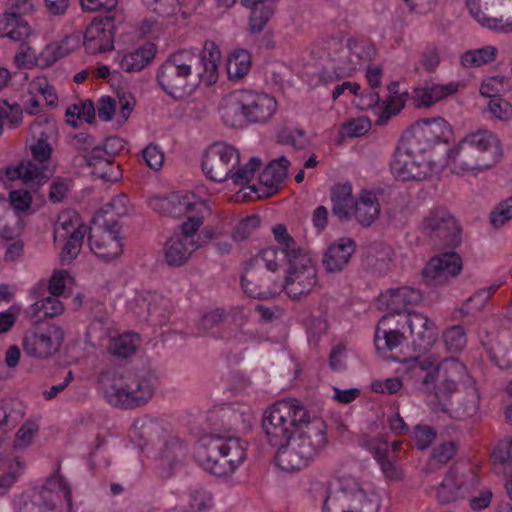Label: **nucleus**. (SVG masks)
<instances>
[{
  "mask_svg": "<svg viewBox=\"0 0 512 512\" xmlns=\"http://www.w3.org/2000/svg\"><path fill=\"white\" fill-rule=\"evenodd\" d=\"M328 443L327 425L320 417H304L295 430L289 445L277 451L275 460L284 471L301 470L314 460Z\"/></svg>",
  "mask_w": 512,
  "mask_h": 512,
  "instance_id": "f257e3e1",
  "label": "nucleus"
},
{
  "mask_svg": "<svg viewBox=\"0 0 512 512\" xmlns=\"http://www.w3.org/2000/svg\"><path fill=\"white\" fill-rule=\"evenodd\" d=\"M455 169L479 172L494 166L502 157L497 136L489 130H478L466 135L448 154Z\"/></svg>",
  "mask_w": 512,
  "mask_h": 512,
  "instance_id": "f03ea898",
  "label": "nucleus"
},
{
  "mask_svg": "<svg viewBox=\"0 0 512 512\" xmlns=\"http://www.w3.org/2000/svg\"><path fill=\"white\" fill-rule=\"evenodd\" d=\"M246 448V442L240 438L209 435L201 438L195 457L209 473L228 476L245 460Z\"/></svg>",
  "mask_w": 512,
  "mask_h": 512,
  "instance_id": "7ed1b4c3",
  "label": "nucleus"
},
{
  "mask_svg": "<svg viewBox=\"0 0 512 512\" xmlns=\"http://www.w3.org/2000/svg\"><path fill=\"white\" fill-rule=\"evenodd\" d=\"M156 80L170 97L180 99L188 96L203 81L199 58L193 50H178L158 68Z\"/></svg>",
  "mask_w": 512,
  "mask_h": 512,
  "instance_id": "20e7f679",
  "label": "nucleus"
},
{
  "mask_svg": "<svg viewBox=\"0 0 512 512\" xmlns=\"http://www.w3.org/2000/svg\"><path fill=\"white\" fill-rule=\"evenodd\" d=\"M444 377L448 386H440L436 400H430V407L436 413L447 414L452 418L463 419L476 414L479 405V394L475 386L466 390L465 397L453 401V395L458 391L457 384L466 373L463 364L446 363L443 367Z\"/></svg>",
  "mask_w": 512,
  "mask_h": 512,
  "instance_id": "39448f33",
  "label": "nucleus"
},
{
  "mask_svg": "<svg viewBox=\"0 0 512 512\" xmlns=\"http://www.w3.org/2000/svg\"><path fill=\"white\" fill-rule=\"evenodd\" d=\"M307 416V409L296 399L279 400L264 410L262 428L270 445L277 451L289 445L299 421Z\"/></svg>",
  "mask_w": 512,
  "mask_h": 512,
  "instance_id": "423d86ee",
  "label": "nucleus"
},
{
  "mask_svg": "<svg viewBox=\"0 0 512 512\" xmlns=\"http://www.w3.org/2000/svg\"><path fill=\"white\" fill-rule=\"evenodd\" d=\"M276 110L274 97L246 89L233 92L220 108L221 117L229 126H234L241 115L250 123H265Z\"/></svg>",
  "mask_w": 512,
  "mask_h": 512,
  "instance_id": "0eeeda50",
  "label": "nucleus"
},
{
  "mask_svg": "<svg viewBox=\"0 0 512 512\" xmlns=\"http://www.w3.org/2000/svg\"><path fill=\"white\" fill-rule=\"evenodd\" d=\"M279 265L277 250L266 248L251 257L245 266L241 277V286L244 293L255 299H270L281 289V281L273 278Z\"/></svg>",
  "mask_w": 512,
  "mask_h": 512,
  "instance_id": "6e6552de",
  "label": "nucleus"
},
{
  "mask_svg": "<svg viewBox=\"0 0 512 512\" xmlns=\"http://www.w3.org/2000/svg\"><path fill=\"white\" fill-rule=\"evenodd\" d=\"M154 391L153 376L142 372L126 375L123 384L106 388L104 396L115 407L134 409L146 405L153 397Z\"/></svg>",
  "mask_w": 512,
  "mask_h": 512,
  "instance_id": "1a4fd4ad",
  "label": "nucleus"
},
{
  "mask_svg": "<svg viewBox=\"0 0 512 512\" xmlns=\"http://www.w3.org/2000/svg\"><path fill=\"white\" fill-rule=\"evenodd\" d=\"M426 143H418L409 134L398 145L391 162V170L402 181H421L430 176V163L425 161Z\"/></svg>",
  "mask_w": 512,
  "mask_h": 512,
  "instance_id": "9d476101",
  "label": "nucleus"
},
{
  "mask_svg": "<svg viewBox=\"0 0 512 512\" xmlns=\"http://www.w3.org/2000/svg\"><path fill=\"white\" fill-rule=\"evenodd\" d=\"M423 233L436 245L454 249L461 243V226L443 207L428 211L422 221Z\"/></svg>",
  "mask_w": 512,
  "mask_h": 512,
  "instance_id": "9b49d317",
  "label": "nucleus"
},
{
  "mask_svg": "<svg viewBox=\"0 0 512 512\" xmlns=\"http://www.w3.org/2000/svg\"><path fill=\"white\" fill-rule=\"evenodd\" d=\"M63 342L64 331L60 326L40 323L24 333L23 350L30 357L48 359L59 352Z\"/></svg>",
  "mask_w": 512,
  "mask_h": 512,
  "instance_id": "f8f14e48",
  "label": "nucleus"
},
{
  "mask_svg": "<svg viewBox=\"0 0 512 512\" xmlns=\"http://www.w3.org/2000/svg\"><path fill=\"white\" fill-rule=\"evenodd\" d=\"M316 284V267L305 252L288 260V269L285 280L281 281V289H284L290 298L299 299L307 295Z\"/></svg>",
  "mask_w": 512,
  "mask_h": 512,
  "instance_id": "ddd939ff",
  "label": "nucleus"
},
{
  "mask_svg": "<svg viewBox=\"0 0 512 512\" xmlns=\"http://www.w3.org/2000/svg\"><path fill=\"white\" fill-rule=\"evenodd\" d=\"M121 12H114L104 17H96L88 25L83 35V45L89 54L110 51L114 47V38L123 25Z\"/></svg>",
  "mask_w": 512,
  "mask_h": 512,
  "instance_id": "4468645a",
  "label": "nucleus"
},
{
  "mask_svg": "<svg viewBox=\"0 0 512 512\" xmlns=\"http://www.w3.org/2000/svg\"><path fill=\"white\" fill-rule=\"evenodd\" d=\"M240 164L239 151L225 142L209 146L202 160V170L214 182H224Z\"/></svg>",
  "mask_w": 512,
  "mask_h": 512,
  "instance_id": "2eb2a0df",
  "label": "nucleus"
},
{
  "mask_svg": "<svg viewBox=\"0 0 512 512\" xmlns=\"http://www.w3.org/2000/svg\"><path fill=\"white\" fill-rule=\"evenodd\" d=\"M408 365V374L415 379L417 388L422 391L434 390L432 400H436V393L440 386H448L449 383L444 377L443 367L447 363L462 364L455 358H446L442 362L436 364L430 358L414 357L405 360Z\"/></svg>",
  "mask_w": 512,
  "mask_h": 512,
  "instance_id": "dca6fc26",
  "label": "nucleus"
},
{
  "mask_svg": "<svg viewBox=\"0 0 512 512\" xmlns=\"http://www.w3.org/2000/svg\"><path fill=\"white\" fill-rule=\"evenodd\" d=\"M339 492L342 501L349 503L357 512H377L380 502L378 495L370 489H366L360 481L351 476L344 475L339 478Z\"/></svg>",
  "mask_w": 512,
  "mask_h": 512,
  "instance_id": "f3484780",
  "label": "nucleus"
},
{
  "mask_svg": "<svg viewBox=\"0 0 512 512\" xmlns=\"http://www.w3.org/2000/svg\"><path fill=\"white\" fill-rule=\"evenodd\" d=\"M478 484V479L472 470L459 472L451 469L437 489V498L442 504H449L463 499L471 489Z\"/></svg>",
  "mask_w": 512,
  "mask_h": 512,
  "instance_id": "a211bd4d",
  "label": "nucleus"
},
{
  "mask_svg": "<svg viewBox=\"0 0 512 512\" xmlns=\"http://www.w3.org/2000/svg\"><path fill=\"white\" fill-rule=\"evenodd\" d=\"M402 322V316L397 318L393 314H386L379 320L374 336L378 352H393L407 343Z\"/></svg>",
  "mask_w": 512,
  "mask_h": 512,
  "instance_id": "6ab92c4d",
  "label": "nucleus"
},
{
  "mask_svg": "<svg viewBox=\"0 0 512 512\" xmlns=\"http://www.w3.org/2000/svg\"><path fill=\"white\" fill-rule=\"evenodd\" d=\"M402 320V328L409 330L412 335L415 350L425 352L433 346L437 337V328L433 321L414 311L403 315Z\"/></svg>",
  "mask_w": 512,
  "mask_h": 512,
  "instance_id": "aec40b11",
  "label": "nucleus"
},
{
  "mask_svg": "<svg viewBox=\"0 0 512 512\" xmlns=\"http://www.w3.org/2000/svg\"><path fill=\"white\" fill-rule=\"evenodd\" d=\"M104 235L96 239L93 234L88 237L91 251L99 258L110 261L122 253V243L118 236L119 226L116 220L104 219Z\"/></svg>",
  "mask_w": 512,
  "mask_h": 512,
  "instance_id": "412c9836",
  "label": "nucleus"
},
{
  "mask_svg": "<svg viewBox=\"0 0 512 512\" xmlns=\"http://www.w3.org/2000/svg\"><path fill=\"white\" fill-rule=\"evenodd\" d=\"M466 5L473 18L482 26L504 33L512 32V0H501L498 12L493 17L487 16L476 0H466Z\"/></svg>",
  "mask_w": 512,
  "mask_h": 512,
  "instance_id": "4be33fe9",
  "label": "nucleus"
},
{
  "mask_svg": "<svg viewBox=\"0 0 512 512\" xmlns=\"http://www.w3.org/2000/svg\"><path fill=\"white\" fill-rule=\"evenodd\" d=\"M449 133L448 123L443 118L438 117L418 121L412 132L408 134L415 138L418 143H426L427 149H429L434 143L446 142Z\"/></svg>",
  "mask_w": 512,
  "mask_h": 512,
  "instance_id": "5701e85b",
  "label": "nucleus"
},
{
  "mask_svg": "<svg viewBox=\"0 0 512 512\" xmlns=\"http://www.w3.org/2000/svg\"><path fill=\"white\" fill-rule=\"evenodd\" d=\"M422 299L420 290L409 286L392 288L381 295V301L385 304L388 314H393L397 318L405 315L402 313L410 305L418 304Z\"/></svg>",
  "mask_w": 512,
  "mask_h": 512,
  "instance_id": "b1692460",
  "label": "nucleus"
},
{
  "mask_svg": "<svg viewBox=\"0 0 512 512\" xmlns=\"http://www.w3.org/2000/svg\"><path fill=\"white\" fill-rule=\"evenodd\" d=\"M3 170L7 180H22L27 185L44 184L53 174V171L46 166L39 167L32 161H21L16 166H6Z\"/></svg>",
  "mask_w": 512,
  "mask_h": 512,
  "instance_id": "393cba45",
  "label": "nucleus"
},
{
  "mask_svg": "<svg viewBox=\"0 0 512 512\" xmlns=\"http://www.w3.org/2000/svg\"><path fill=\"white\" fill-rule=\"evenodd\" d=\"M198 247L199 245L195 239L173 235L164 245L165 262L171 267L183 266Z\"/></svg>",
  "mask_w": 512,
  "mask_h": 512,
  "instance_id": "a878e982",
  "label": "nucleus"
},
{
  "mask_svg": "<svg viewBox=\"0 0 512 512\" xmlns=\"http://www.w3.org/2000/svg\"><path fill=\"white\" fill-rule=\"evenodd\" d=\"M167 434L163 424L149 416L136 419L129 433L130 438L140 447L149 443L155 444L156 441H163Z\"/></svg>",
  "mask_w": 512,
  "mask_h": 512,
  "instance_id": "bb28decb",
  "label": "nucleus"
},
{
  "mask_svg": "<svg viewBox=\"0 0 512 512\" xmlns=\"http://www.w3.org/2000/svg\"><path fill=\"white\" fill-rule=\"evenodd\" d=\"M212 417L220 419L228 429H246L251 425L253 411L246 404L229 403L212 412Z\"/></svg>",
  "mask_w": 512,
  "mask_h": 512,
  "instance_id": "cd10ccee",
  "label": "nucleus"
},
{
  "mask_svg": "<svg viewBox=\"0 0 512 512\" xmlns=\"http://www.w3.org/2000/svg\"><path fill=\"white\" fill-rule=\"evenodd\" d=\"M393 249L382 242L370 243L363 254L366 269L379 275L386 274L393 265Z\"/></svg>",
  "mask_w": 512,
  "mask_h": 512,
  "instance_id": "c85d7f7f",
  "label": "nucleus"
},
{
  "mask_svg": "<svg viewBox=\"0 0 512 512\" xmlns=\"http://www.w3.org/2000/svg\"><path fill=\"white\" fill-rule=\"evenodd\" d=\"M27 13L21 12L20 9L14 8L12 2L9 10H7L0 18V32L3 36L13 41H23L30 36L32 29L29 23L23 18Z\"/></svg>",
  "mask_w": 512,
  "mask_h": 512,
  "instance_id": "c756f323",
  "label": "nucleus"
},
{
  "mask_svg": "<svg viewBox=\"0 0 512 512\" xmlns=\"http://www.w3.org/2000/svg\"><path fill=\"white\" fill-rule=\"evenodd\" d=\"M354 252V241L350 238H341L337 243L328 247L322 259L323 266L329 273L341 272L347 266Z\"/></svg>",
  "mask_w": 512,
  "mask_h": 512,
  "instance_id": "7c9ffc66",
  "label": "nucleus"
},
{
  "mask_svg": "<svg viewBox=\"0 0 512 512\" xmlns=\"http://www.w3.org/2000/svg\"><path fill=\"white\" fill-rule=\"evenodd\" d=\"M187 451V443L178 436L169 433L159 448V461L164 468L173 470L183 462Z\"/></svg>",
  "mask_w": 512,
  "mask_h": 512,
  "instance_id": "2f4dec72",
  "label": "nucleus"
},
{
  "mask_svg": "<svg viewBox=\"0 0 512 512\" xmlns=\"http://www.w3.org/2000/svg\"><path fill=\"white\" fill-rule=\"evenodd\" d=\"M332 214L340 221H349L353 217L356 203L350 183L336 184L331 189Z\"/></svg>",
  "mask_w": 512,
  "mask_h": 512,
  "instance_id": "473e14b6",
  "label": "nucleus"
},
{
  "mask_svg": "<svg viewBox=\"0 0 512 512\" xmlns=\"http://www.w3.org/2000/svg\"><path fill=\"white\" fill-rule=\"evenodd\" d=\"M369 449L374 453V457L387 479L396 481L402 478L403 473L395 464L393 456H390V447L385 439H372L369 443Z\"/></svg>",
  "mask_w": 512,
  "mask_h": 512,
  "instance_id": "72a5a7b5",
  "label": "nucleus"
},
{
  "mask_svg": "<svg viewBox=\"0 0 512 512\" xmlns=\"http://www.w3.org/2000/svg\"><path fill=\"white\" fill-rule=\"evenodd\" d=\"M193 55L199 58L202 80L206 85L214 84L218 78L219 48L214 42H206L203 51L197 52L193 50Z\"/></svg>",
  "mask_w": 512,
  "mask_h": 512,
  "instance_id": "f704fd0d",
  "label": "nucleus"
},
{
  "mask_svg": "<svg viewBox=\"0 0 512 512\" xmlns=\"http://www.w3.org/2000/svg\"><path fill=\"white\" fill-rule=\"evenodd\" d=\"M380 214V204L371 191H363L356 200L353 217L364 227L370 226Z\"/></svg>",
  "mask_w": 512,
  "mask_h": 512,
  "instance_id": "c9c22d12",
  "label": "nucleus"
},
{
  "mask_svg": "<svg viewBox=\"0 0 512 512\" xmlns=\"http://www.w3.org/2000/svg\"><path fill=\"white\" fill-rule=\"evenodd\" d=\"M457 84H431L414 90L413 102L415 107H430L443 98L457 91Z\"/></svg>",
  "mask_w": 512,
  "mask_h": 512,
  "instance_id": "e433bc0d",
  "label": "nucleus"
},
{
  "mask_svg": "<svg viewBox=\"0 0 512 512\" xmlns=\"http://www.w3.org/2000/svg\"><path fill=\"white\" fill-rule=\"evenodd\" d=\"M241 4L251 10L248 22L250 33L257 34L262 32L274 15V5L258 2V0H241Z\"/></svg>",
  "mask_w": 512,
  "mask_h": 512,
  "instance_id": "4c0bfd02",
  "label": "nucleus"
},
{
  "mask_svg": "<svg viewBox=\"0 0 512 512\" xmlns=\"http://www.w3.org/2000/svg\"><path fill=\"white\" fill-rule=\"evenodd\" d=\"M290 162L284 157L271 161L259 175V181L268 189V194L279 190L285 180Z\"/></svg>",
  "mask_w": 512,
  "mask_h": 512,
  "instance_id": "58836bf2",
  "label": "nucleus"
},
{
  "mask_svg": "<svg viewBox=\"0 0 512 512\" xmlns=\"http://www.w3.org/2000/svg\"><path fill=\"white\" fill-rule=\"evenodd\" d=\"M155 54V45L146 43L135 51L125 54L120 60V68L127 73L139 72L154 59Z\"/></svg>",
  "mask_w": 512,
  "mask_h": 512,
  "instance_id": "ea45409f",
  "label": "nucleus"
},
{
  "mask_svg": "<svg viewBox=\"0 0 512 512\" xmlns=\"http://www.w3.org/2000/svg\"><path fill=\"white\" fill-rule=\"evenodd\" d=\"M206 208V204L197 199L195 195H171L168 215L171 217H182L193 213L201 214Z\"/></svg>",
  "mask_w": 512,
  "mask_h": 512,
  "instance_id": "a19ab883",
  "label": "nucleus"
},
{
  "mask_svg": "<svg viewBox=\"0 0 512 512\" xmlns=\"http://www.w3.org/2000/svg\"><path fill=\"white\" fill-rule=\"evenodd\" d=\"M62 493L65 499L68 502V505H71V490L68 484L65 482L64 478L59 475L51 476L43 486L40 492V498L42 503L50 504V499L53 500L55 504V498H59V493Z\"/></svg>",
  "mask_w": 512,
  "mask_h": 512,
  "instance_id": "79ce46f5",
  "label": "nucleus"
},
{
  "mask_svg": "<svg viewBox=\"0 0 512 512\" xmlns=\"http://www.w3.org/2000/svg\"><path fill=\"white\" fill-rule=\"evenodd\" d=\"M498 49L495 46H484L479 49L468 50L461 55V65L466 68L479 67L495 60Z\"/></svg>",
  "mask_w": 512,
  "mask_h": 512,
  "instance_id": "37998d69",
  "label": "nucleus"
},
{
  "mask_svg": "<svg viewBox=\"0 0 512 512\" xmlns=\"http://www.w3.org/2000/svg\"><path fill=\"white\" fill-rule=\"evenodd\" d=\"M102 150L100 147H94L93 152L86 159V164L90 167H94L92 173L107 181L117 180V175L113 173V162L102 156Z\"/></svg>",
  "mask_w": 512,
  "mask_h": 512,
  "instance_id": "c03bdc74",
  "label": "nucleus"
},
{
  "mask_svg": "<svg viewBox=\"0 0 512 512\" xmlns=\"http://www.w3.org/2000/svg\"><path fill=\"white\" fill-rule=\"evenodd\" d=\"M86 230L87 227L85 225H79L70 234L60 254L62 265L70 264L78 256L82 248Z\"/></svg>",
  "mask_w": 512,
  "mask_h": 512,
  "instance_id": "a18cd8bd",
  "label": "nucleus"
},
{
  "mask_svg": "<svg viewBox=\"0 0 512 512\" xmlns=\"http://www.w3.org/2000/svg\"><path fill=\"white\" fill-rule=\"evenodd\" d=\"M251 68V57L248 51L240 49L234 51L227 62V73L231 79H242Z\"/></svg>",
  "mask_w": 512,
  "mask_h": 512,
  "instance_id": "49530a36",
  "label": "nucleus"
},
{
  "mask_svg": "<svg viewBox=\"0 0 512 512\" xmlns=\"http://www.w3.org/2000/svg\"><path fill=\"white\" fill-rule=\"evenodd\" d=\"M272 232L279 248L285 255L287 261L304 253L297 245L293 237L288 234L287 228L284 224L275 225L272 228Z\"/></svg>",
  "mask_w": 512,
  "mask_h": 512,
  "instance_id": "de8ad7c7",
  "label": "nucleus"
},
{
  "mask_svg": "<svg viewBox=\"0 0 512 512\" xmlns=\"http://www.w3.org/2000/svg\"><path fill=\"white\" fill-rule=\"evenodd\" d=\"M333 60L335 63L334 69L336 70L338 78L350 77L360 68L359 60L351 53V47H349V45L347 48H342L338 56Z\"/></svg>",
  "mask_w": 512,
  "mask_h": 512,
  "instance_id": "09e8293b",
  "label": "nucleus"
},
{
  "mask_svg": "<svg viewBox=\"0 0 512 512\" xmlns=\"http://www.w3.org/2000/svg\"><path fill=\"white\" fill-rule=\"evenodd\" d=\"M58 296H47L39 301H36L30 306V312L36 317H55L64 311L62 302L57 298Z\"/></svg>",
  "mask_w": 512,
  "mask_h": 512,
  "instance_id": "8fccbe9b",
  "label": "nucleus"
},
{
  "mask_svg": "<svg viewBox=\"0 0 512 512\" xmlns=\"http://www.w3.org/2000/svg\"><path fill=\"white\" fill-rule=\"evenodd\" d=\"M139 336L136 333H125L115 338L110 345V352L118 357L127 358L136 352Z\"/></svg>",
  "mask_w": 512,
  "mask_h": 512,
  "instance_id": "3c124183",
  "label": "nucleus"
},
{
  "mask_svg": "<svg viewBox=\"0 0 512 512\" xmlns=\"http://www.w3.org/2000/svg\"><path fill=\"white\" fill-rule=\"evenodd\" d=\"M423 281L428 286H442L449 283L454 278L452 275L446 273L443 267L432 258L422 271Z\"/></svg>",
  "mask_w": 512,
  "mask_h": 512,
  "instance_id": "603ef678",
  "label": "nucleus"
},
{
  "mask_svg": "<svg viewBox=\"0 0 512 512\" xmlns=\"http://www.w3.org/2000/svg\"><path fill=\"white\" fill-rule=\"evenodd\" d=\"M128 198L124 194H120L115 196L108 204L104 205L100 212L96 215L97 220L100 218L107 219L111 221V219L115 220L113 216L121 217L126 215L128 212Z\"/></svg>",
  "mask_w": 512,
  "mask_h": 512,
  "instance_id": "864d4df0",
  "label": "nucleus"
},
{
  "mask_svg": "<svg viewBox=\"0 0 512 512\" xmlns=\"http://www.w3.org/2000/svg\"><path fill=\"white\" fill-rule=\"evenodd\" d=\"M214 505L212 493L203 487H195L189 492V508L196 512H205Z\"/></svg>",
  "mask_w": 512,
  "mask_h": 512,
  "instance_id": "5fc2aeb1",
  "label": "nucleus"
},
{
  "mask_svg": "<svg viewBox=\"0 0 512 512\" xmlns=\"http://www.w3.org/2000/svg\"><path fill=\"white\" fill-rule=\"evenodd\" d=\"M494 291V287L479 289L466 300L460 312L464 315H471L474 312L482 310Z\"/></svg>",
  "mask_w": 512,
  "mask_h": 512,
  "instance_id": "6e6d98bb",
  "label": "nucleus"
},
{
  "mask_svg": "<svg viewBox=\"0 0 512 512\" xmlns=\"http://www.w3.org/2000/svg\"><path fill=\"white\" fill-rule=\"evenodd\" d=\"M443 340L450 352H460L467 343L466 333L462 326L455 325L445 330Z\"/></svg>",
  "mask_w": 512,
  "mask_h": 512,
  "instance_id": "4d7b16f0",
  "label": "nucleus"
},
{
  "mask_svg": "<svg viewBox=\"0 0 512 512\" xmlns=\"http://www.w3.org/2000/svg\"><path fill=\"white\" fill-rule=\"evenodd\" d=\"M491 457L495 464L503 466L504 470L512 471V438L498 442L494 447Z\"/></svg>",
  "mask_w": 512,
  "mask_h": 512,
  "instance_id": "13d9d810",
  "label": "nucleus"
},
{
  "mask_svg": "<svg viewBox=\"0 0 512 512\" xmlns=\"http://www.w3.org/2000/svg\"><path fill=\"white\" fill-rule=\"evenodd\" d=\"M309 491L315 500L323 502L322 512H331L330 503L334 506L336 504L335 499L331 497V483L329 481H313Z\"/></svg>",
  "mask_w": 512,
  "mask_h": 512,
  "instance_id": "bf43d9fd",
  "label": "nucleus"
},
{
  "mask_svg": "<svg viewBox=\"0 0 512 512\" xmlns=\"http://www.w3.org/2000/svg\"><path fill=\"white\" fill-rule=\"evenodd\" d=\"M81 38V33H73L66 36L57 47L47 46L46 53H54L56 55L50 60L49 64L57 61L59 57L68 55L72 50L78 47Z\"/></svg>",
  "mask_w": 512,
  "mask_h": 512,
  "instance_id": "052dcab7",
  "label": "nucleus"
},
{
  "mask_svg": "<svg viewBox=\"0 0 512 512\" xmlns=\"http://www.w3.org/2000/svg\"><path fill=\"white\" fill-rule=\"evenodd\" d=\"M260 218L251 215L241 220L232 230V238L236 242L246 240L259 227Z\"/></svg>",
  "mask_w": 512,
  "mask_h": 512,
  "instance_id": "680f3d73",
  "label": "nucleus"
},
{
  "mask_svg": "<svg viewBox=\"0 0 512 512\" xmlns=\"http://www.w3.org/2000/svg\"><path fill=\"white\" fill-rule=\"evenodd\" d=\"M512 219V196L500 202L490 214V223L494 228L502 227Z\"/></svg>",
  "mask_w": 512,
  "mask_h": 512,
  "instance_id": "e2e57ef3",
  "label": "nucleus"
},
{
  "mask_svg": "<svg viewBox=\"0 0 512 512\" xmlns=\"http://www.w3.org/2000/svg\"><path fill=\"white\" fill-rule=\"evenodd\" d=\"M438 262L446 273L456 277L462 270V259L454 251L441 253L433 257Z\"/></svg>",
  "mask_w": 512,
  "mask_h": 512,
  "instance_id": "0e129e2a",
  "label": "nucleus"
},
{
  "mask_svg": "<svg viewBox=\"0 0 512 512\" xmlns=\"http://www.w3.org/2000/svg\"><path fill=\"white\" fill-rule=\"evenodd\" d=\"M348 43L351 53L359 60L360 65L362 62L371 61L376 54V49L370 42L349 40Z\"/></svg>",
  "mask_w": 512,
  "mask_h": 512,
  "instance_id": "69168bd1",
  "label": "nucleus"
},
{
  "mask_svg": "<svg viewBox=\"0 0 512 512\" xmlns=\"http://www.w3.org/2000/svg\"><path fill=\"white\" fill-rule=\"evenodd\" d=\"M23 109L17 104H10L4 100L0 104V117L8 120L9 125L12 128H16L22 122Z\"/></svg>",
  "mask_w": 512,
  "mask_h": 512,
  "instance_id": "338daca9",
  "label": "nucleus"
},
{
  "mask_svg": "<svg viewBox=\"0 0 512 512\" xmlns=\"http://www.w3.org/2000/svg\"><path fill=\"white\" fill-rule=\"evenodd\" d=\"M9 200L17 213H23L30 209L33 198L28 190L17 189L9 192Z\"/></svg>",
  "mask_w": 512,
  "mask_h": 512,
  "instance_id": "774afa93",
  "label": "nucleus"
}]
</instances>
